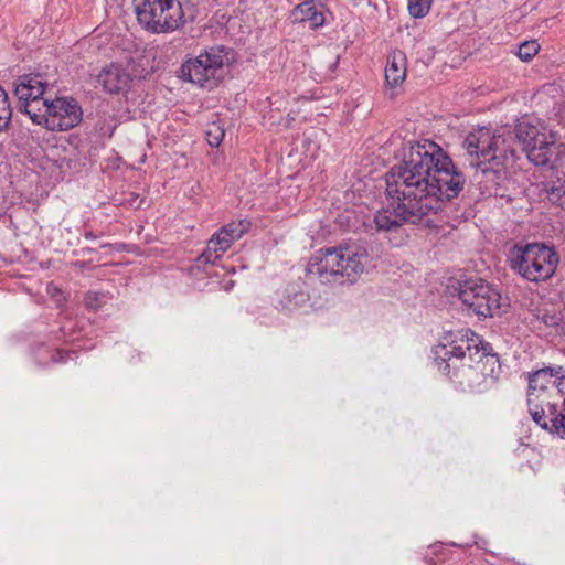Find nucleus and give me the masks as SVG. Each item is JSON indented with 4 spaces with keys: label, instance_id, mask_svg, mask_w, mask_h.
<instances>
[{
    "label": "nucleus",
    "instance_id": "f257e3e1",
    "mask_svg": "<svg viewBox=\"0 0 565 565\" xmlns=\"http://www.w3.org/2000/svg\"><path fill=\"white\" fill-rule=\"evenodd\" d=\"M465 178L440 146L429 139L406 143L401 164L386 177L388 205L376 212L379 231H395L403 223H419L457 196Z\"/></svg>",
    "mask_w": 565,
    "mask_h": 565
},
{
    "label": "nucleus",
    "instance_id": "2eb2a0df",
    "mask_svg": "<svg viewBox=\"0 0 565 565\" xmlns=\"http://www.w3.org/2000/svg\"><path fill=\"white\" fill-rule=\"evenodd\" d=\"M406 55L402 51H393L386 61L385 81L391 88L399 87L406 78Z\"/></svg>",
    "mask_w": 565,
    "mask_h": 565
},
{
    "label": "nucleus",
    "instance_id": "412c9836",
    "mask_svg": "<svg viewBox=\"0 0 565 565\" xmlns=\"http://www.w3.org/2000/svg\"><path fill=\"white\" fill-rule=\"evenodd\" d=\"M540 50V45L536 41L524 42L519 47V57L522 61L531 60Z\"/></svg>",
    "mask_w": 565,
    "mask_h": 565
},
{
    "label": "nucleus",
    "instance_id": "1a4fd4ad",
    "mask_svg": "<svg viewBox=\"0 0 565 565\" xmlns=\"http://www.w3.org/2000/svg\"><path fill=\"white\" fill-rule=\"evenodd\" d=\"M459 299L480 317H493L501 311V294L492 285L481 279H470L459 284Z\"/></svg>",
    "mask_w": 565,
    "mask_h": 565
},
{
    "label": "nucleus",
    "instance_id": "6e6552de",
    "mask_svg": "<svg viewBox=\"0 0 565 565\" xmlns=\"http://www.w3.org/2000/svg\"><path fill=\"white\" fill-rule=\"evenodd\" d=\"M32 121L52 131L74 128L82 120V109L73 98L60 97L45 103L35 102L30 106Z\"/></svg>",
    "mask_w": 565,
    "mask_h": 565
},
{
    "label": "nucleus",
    "instance_id": "f8f14e48",
    "mask_svg": "<svg viewBox=\"0 0 565 565\" xmlns=\"http://www.w3.org/2000/svg\"><path fill=\"white\" fill-rule=\"evenodd\" d=\"M529 388H565V367L561 365H543L526 373Z\"/></svg>",
    "mask_w": 565,
    "mask_h": 565
},
{
    "label": "nucleus",
    "instance_id": "0eeeda50",
    "mask_svg": "<svg viewBox=\"0 0 565 565\" xmlns=\"http://www.w3.org/2000/svg\"><path fill=\"white\" fill-rule=\"evenodd\" d=\"M134 2L139 24L149 32L170 33L184 22V13L178 0H135Z\"/></svg>",
    "mask_w": 565,
    "mask_h": 565
},
{
    "label": "nucleus",
    "instance_id": "dca6fc26",
    "mask_svg": "<svg viewBox=\"0 0 565 565\" xmlns=\"http://www.w3.org/2000/svg\"><path fill=\"white\" fill-rule=\"evenodd\" d=\"M547 199L559 205L565 204V177H556V180L551 181L545 188Z\"/></svg>",
    "mask_w": 565,
    "mask_h": 565
},
{
    "label": "nucleus",
    "instance_id": "7ed1b4c3",
    "mask_svg": "<svg viewBox=\"0 0 565 565\" xmlns=\"http://www.w3.org/2000/svg\"><path fill=\"white\" fill-rule=\"evenodd\" d=\"M430 352L434 366L446 376L456 374L460 366L472 367L473 363L486 379H497L501 371L498 356L490 353V345L469 329L444 332Z\"/></svg>",
    "mask_w": 565,
    "mask_h": 565
},
{
    "label": "nucleus",
    "instance_id": "423d86ee",
    "mask_svg": "<svg viewBox=\"0 0 565 565\" xmlns=\"http://www.w3.org/2000/svg\"><path fill=\"white\" fill-rule=\"evenodd\" d=\"M558 256L544 244L515 245L509 253L511 268L529 281H542L553 276Z\"/></svg>",
    "mask_w": 565,
    "mask_h": 565
},
{
    "label": "nucleus",
    "instance_id": "9d476101",
    "mask_svg": "<svg viewBox=\"0 0 565 565\" xmlns=\"http://www.w3.org/2000/svg\"><path fill=\"white\" fill-rule=\"evenodd\" d=\"M249 224L246 221H234L223 226L209 241L206 249L200 259L206 264H214L230 249L232 244L238 241L247 231Z\"/></svg>",
    "mask_w": 565,
    "mask_h": 565
},
{
    "label": "nucleus",
    "instance_id": "6ab92c4d",
    "mask_svg": "<svg viewBox=\"0 0 565 565\" xmlns=\"http://www.w3.org/2000/svg\"><path fill=\"white\" fill-rule=\"evenodd\" d=\"M551 431L557 434L559 437H565V412H557L555 407H551Z\"/></svg>",
    "mask_w": 565,
    "mask_h": 565
},
{
    "label": "nucleus",
    "instance_id": "b1692460",
    "mask_svg": "<svg viewBox=\"0 0 565 565\" xmlns=\"http://www.w3.org/2000/svg\"><path fill=\"white\" fill-rule=\"evenodd\" d=\"M66 356L68 358L70 354L67 352H63V351H57L55 354H54V358H53V361L54 362H61V363H64L66 362Z\"/></svg>",
    "mask_w": 565,
    "mask_h": 565
},
{
    "label": "nucleus",
    "instance_id": "f03ea898",
    "mask_svg": "<svg viewBox=\"0 0 565 565\" xmlns=\"http://www.w3.org/2000/svg\"><path fill=\"white\" fill-rule=\"evenodd\" d=\"M515 141L522 145L527 159L535 166L547 164L556 149L563 146L558 145L556 134L540 119L521 120L514 137L507 127L495 132L480 127L466 137L463 146L470 157V164L487 173L490 170L499 172L500 167L514 163L515 149L512 143Z\"/></svg>",
    "mask_w": 565,
    "mask_h": 565
},
{
    "label": "nucleus",
    "instance_id": "4468645a",
    "mask_svg": "<svg viewBox=\"0 0 565 565\" xmlns=\"http://www.w3.org/2000/svg\"><path fill=\"white\" fill-rule=\"evenodd\" d=\"M323 0H306L291 12L292 20L299 23H309L310 28L322 26L326 22L327 9Z\"/></svg>",
    "mask_w": 565,
    "mask_h": 565
},
{
    "label": "nucleus",
    "instance_id": "5701e85b",
    "mask_svg": "<svg viewBox=\"0 0 565 565\" xmlns=\"http://www.w3.org/2000/svg\"><path fill=\"white\" fill-rule=\"evenodd\" d=\"M533 420L540 425L542 428H548V424L545 419L544 412H534L532 413Z\"/></svg>",
    "mask_w": 565,
    "mask_h": 565
},
{
    "label": "nucleus",
    "instance_id": "a878e982",
    "mask_svg": "<svg viewBox=\"0 0 565 565\" xmlns=\"http://www.w3.org/2000/svg\"><path fill=\"white\" fill-rule=\"evenodd\" d=\"M563 406H564V407H563V409H562V411H564V412H565V397H564Z\"/></svg>",
    "mask_w": 565,
    "mask_h": 565
},
{
    "label": "nucleus",
    "instance_id": "aec40b11",
    "mask_svg": "<svg viewBox=\"0 0 565 565\" xmlns=\"http://www.w3.org/2000/svg\"><path fill=\"white\" fill-rule=\"evenodd\" d=\"M205 134L207 142L212 147H218L225 136L224 128L217 122L209 125Z\"/></svg>",
    "mask_w": 565,
    "mask_h": 565
},
{
    "label": "nucleus",
    "instance_id": "ddd939ff",
    "mask_svg": "<svg viewBox=\"0 0 565 565\" xmlns=\"http://www.w3.org/2000/svg\"><path fill=\"white\" fill-rule=\"evenodd\" d=\"M131 81V75L118 64H110L104 67L97 75L98 85L109 94H118L128 90Z\"/></svg>",
    "mask_w": 565,
    "mask_h": 565
},
{
    "label": "nucleus",
    "instance_id": "20e7f679",
    "mask_svg": "<svg viewBox=\"0 0 565 565\" xmlns=\"http://www.w3.org/2000/svg\"><path fill=\"white\" fill-rule=\"evenodd\" d=\"M370 257L358 243H345L316 252L306 266L309 281L322 285L339 281L355 282L364 273Z\"/></svg>",
    "mask_w": 565,
    "mask_h": 565
},
{
    "label": "nucleus",
    "instance_id": "4be33fe9",
    "mask_svg": "<svg viewBox=\"0 0 565 565\" xmlns=\"http://www.w3.org/2000/svg\"><path fill=\"white\" fill-rule=\"evenodd\" d=\"M100 298H102L100 294L90 291L85 296V305L88 308L97 309L102 302Z\"/></svg>",
    "mask_w": 565,
    "mask_h": 565
},
{
    "label": "nucleus",
    "instance_id": "39448f33",
    "mask_svg": "<svg viewBox=\"0 0 565 565\" xmlns=\"http://www.w3.org/2000/svg\"><path fill=\"white\" fill-rule=\"evenodd\" d=\"M233 61L232 51L223 46L210 47L182 64L181 77L199 87L213 89L223 81Z\"/></svg>",
    "mask_w": 565,
    "mask_h": 565
},
{
    "label": "nucleus",
    "instance_id": "393cba45",
    "mask_svg": "<svg viewBox=\"0 0 565 565\" xmlns=\"http://www.w3.org/2000/svg\"><path fill=\"white\" fill-rule=\"evenodd\" d=\"M299 297L301 298V300H303L306 298L303 294L296 295V298H299Z\"/></svg>",
    "mask_w": 565,
    "mask_h": 565
},
{
    "label": "nucleus",
    "instance_id": "9b49d317",
    "mask_svg": "<svg viewBox=\"0 0 565 565\" xmlns=\"http://www.w3.org/2000/svg\"><path fill=\"white\" fill-rule=\"evenodd\" d=\"M46 87V82L40 74H29L19 77L15 85V95L20 103V110L25 113L32 119L30 106L35 102L45 103L46 98L43 97Z\"/></svg>",
    "mask_w": 565,
    "mask_h": 565
},
{
    "label": "nucleus",
    "instance_id": "f3484780",
    "mask_svg": "<svg viewBox=\"0 0 565 565\" xmlns=\"http://www.w3.org/2000/svg\"><path fill=\"white\" fill-rule=\"evenodd\" d=\"M433 0H407V8L413 18H424L428 14Z\"/></svg>",
    "mask_w": 565,
    "mask_h": 565
},
{
    "label": "nucleus",
    "instance_id": "a211bd4d",
    "mask_svg": "<svg viewBox=\"0 0 565 565\" xmlns=\"http://www.w3.org/2000/svg\"><path fill=\"white\" fill-rule=\"evenodd\" d=\"M12 116L6 90L0 86V130L8 127Z\"/></svg>",
    "mask_w": 565,
    "mask_h": 565
}]
</instances>
